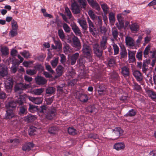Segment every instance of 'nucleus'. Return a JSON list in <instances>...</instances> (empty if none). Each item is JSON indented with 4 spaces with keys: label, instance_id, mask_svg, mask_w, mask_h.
<instances>
[{
    "label": "nucleus",
    "instance_id": "f257e3e1",
    "mask_svg": "<svg viewBox=\"0 0 156 156\" xmlns=\"http://www.w3.org/2000/svg\"><path fill=\"white\" fill-rule=\"evenodd\" d=\"M40 108V113L44 114L46 118L48 119L51 120L55 117L56 114L55 108H53L49 109L44 105L41 106Z\"/></svg>",
    "mask_w": 156,
    "mask_h": 156
},
{
    "label": "nucleus",
    "instance_id": "f03ea898",
    "mask_svg": "<svg viewBox=\"0 0 156 156\" xmlns=\"http://www.w3.org/2000/svg\"><path fill=\"white\" fill-rule=\"evenodd\" d=\"M27 98L34 103L37 105L41 104L43 101V99L42 98H35L27 96L25 94H23V95L20 96V98L17 101L18 102L20 105H22L25 101L26 98Z\"/></svg>",
    "mask_w": 156,
    "mask_h": 156
},
{
    "label": "nucleus",
    "instance_id": "7ed1b4c3",
    "mask_svg": "<svg viewBox=\"0 0 156 156\" xmlns=\"http://www.w3.org/2000/svg\"><path fill=\"white\" fill-rule=\"evenodd\" d=\"M87 1L89 4L93 8L98 11L100 10V7L96 2L93 0H87ZM78 1L80 5H82L83 8H85L87 3L86 0H78Z\"/></svg>",
    "mask_w": 156,
    "mask_h": 156
},
{
    "label": "nucleus",
    "instance_id": "20e7f679",
    "mask_svg": "<svg viewBox=\"0 0 156 156\" xmlns=\"http://www.w3.org/2000/svg\"><path fill=\"white\" fill-rule=\"evenodd\" d=\"M5 87L7 92L9 93H11L12 90L13 84V79L10 77H7L5 81Z\"/></svg>",
    "mask_w": 156,
    "mask_h": 156
},
{
    "label": "nucleus",
    "instance_id": "39448f33",
    "mask_svg": "<svg viewBox=\"0 0 156 156\" xmlns=\"http://www.w3.org/2000/svg\"><path fill=\"white\" fill-rule=\"evenodd\" d=\"M30 84H23L21 83L16 84L15 86L14 90L16 93L20 94L22 90L28 88L30 87Z\"/></svg>",
    "mask_w": 156,
    "mask_h": 156
},
{
    "label": "nucleus",
    "instance_id": "423d86ee",
    "mask_svg": "<svg viewBox=\"0 0 156 156\" xmlns=\"http://www.w3.org/2000/svg\"><path fill=\"white\" fill-rule=\"evenodd\" d=\"M83 53L86 55L87 58H89V61H90V58L91 57V49L90 47L87 45L84 44L83 45L82 50Z\"/></svg>",
    "mask_w": 156,
    "mask_h": 156
},
{
    "label": "nucleus",
    "instance_id": "0eeeda50",
    "mask_svg": "<svg viewBox=\"0 0 156 156\" xmlns=\"http://www.w3.org/2000/svg\"><path fill=\"white\" fill-rule=\"evenodd\" d=\"M73 47L76 49V51L80 50L81 48V43L79 39L76 37H74L73 38Z\"/></svg>",
    "mask_w": 156,
    "mask_h": 156
},
{
    "label": "nucleus",
    "instance_id": "6e6552de",
    "mask_svg": "<svg viewBox=\"0 0 156 156\" xmlns=\"http://www.w3.org/2000/svg\"><path fill=\"white\" fill-rule=\"evenodd\" d=\"M136 51H132L128 50V61L129 63H133L135 61V57Z\"/></svg>",
    "mask_w": 156,
    "mask_h": 156
},
{
    "label": "nucleus",
    "instance_id": "1a4fd4ad",
    "mask_svg": "<svg viewBox=\"0 0 156 156\" xmlns=\"http://www.w3.org/2000/svg\"><path fill=\"white\" fill-rule=\"evenodd\" d=\"M122 133V131L120 127L115 128L113 130V136L115 137L114 140L117 139L121 136Z\"/></svg>",
    "mask_w": 156,
    "mask_h": 156
},
{
    "label": "nucleus",
    "instance_id": "9d476101",
    "mask_svg": "<svg viewBox=\"0 0 156 156\" xmlns=\"http://www.w3.org/2000/svg\"><path fill=\"white\" fill-rule=\"evenodd\" d=\"M36 83L39 85H43L47 82V80L44 77L37 76L35 78Z\"/></svg>",
    "mask_w": 156,
    "mask_h": 156
},
{
    "label": "nucleus",
    "instance_id": "9b49d317",
    "mask_svg": "<svg viewBox=\"0 0 156 156\" xmlns=\"http://www.w3.org/2000/svg\"><path fill=\"white\" fill-rule=\"evenodd\" d=\"M126 44L129 47H134L135 42L134 40L131 37L127 36L125 38Z\"/></svg>",
    "mask_w": 156,
    "mask_h": 156
},
{
    "label": "nucleus",
    "instance_id": "f8f14e48",
    "mask_svg": "<svg viewBox=\"0 0 156 156\" xmlns=\"http://www.w3.org/2000/svg\"><path fill=\"white\" fill-rule=\"evenodd\" d=\"M73 12L75 14L79 13L80 12V8L76 2H74L72 5Z\"/></svg>",
    "mask_w": 156,
    "mask_h": 156
},
{
    "label": "nucleus",
    "instance_id": "ddd939ff",
    "mask_svg": "<svg viewBox=\"0 0 156 156\" xmlns=\"http://www.w3.org/2000/svg\"><path fill=\"white\" fill-rule=\"evenodd\" d=\"M125 145L124 143L119 142L115 143L113 146L114 148L117 151L123 150L125 148Z\"/></svg>",
    "mask_w": 156,
    "mask_h": 156
},
{
    "label": "nucleus",
    "instance_id": "4468645a",
    "mask_svg": "<svg viewBox=\"0 0 156 156\" xmlns=\"http://www.w3.org/2000/svg\"><path fill=\"white\" fill-rule=\"evenodd\" d=\"M94 53L98 56L100 57L102 55V51L100 50L99 46L98 44H95L94 46Z\"/></svg>",
    "mask_w": 156,
    "mask_h": 156
},
{
    "label": "nucleus",
    "instance_id": "2eb2a0df",
    "mask_svg": "<svg viewBox=\"0 0 156 156\" xmlns=\"http://www.w3.org/2000/svg\"><path fill=\"white\" fill-rule=\"evenodd\" d=\"M6 112V113L5 116V119H10L14 117L15 115L12 109H8Z\"/></svg>",
    "mask_w": 156,
    "mask_h": 156
},
{
    "label": "nucleus",
    "instance_id": "dca6fc26",
    "mask_svg": "<svg viewBox=\"0 0 156 156\" xmlns=\"http://www.w3.org/2000/svg\"><path fill=\"white\" fill-rule=\"evenodd\" d=\"M79 56V54L78 53H76L71 56L70 57V62L71 64L72 65H74Z\"/></svg>",
    "mask_w": 156,
    "mask_h": 156
},
{
    "label": "nucleus",
    "instance_id": "f3484780",
    "mask_svg": "<svg viewBox=\"0 0 156 156\" xmlns=\"http://www.w3.org/2000/svg\"><path fill=\"white\" fill-rule=\"evenodd\" d=\"M130 28L132 32L134 33L137 32L139 30V25L136 23L132 24L130 26Z\"/></svg>",
    "mask_w": 156,
    "mask_h": 156
},
{
    "label": "nucleus",
    "instance_id": "a211bd4d",
    "mask_svg": "<svg viewBox=\"0 0 156 156\" xmlns=\"http://www.w3.org/2000/svg\"><path fill=\"white\" fill-rule=\"evenodd\" d=\"M37 119V117L34 115H27L23 118V120L28 122H31Z\"/></svg>",
    "mask_w": 156,
    "mask_h": 156
},
{
    "label": "nucleus",
    "instance_id": "6ab92c4d",
    "mask_svg": "<svg viewBox=\"0 0 156 156\" xmlns=\"http://www.w3.org/2000/svg\"><path fill=\"white\" fill-rule=\"evenodd\" d=\"M7 68L3 65L0 66V75L2 76H4L7 74Z\"/></svg>",
    "mask_w": 156,
    "mask_h": 156
},
{
    "label": "nucleus",
    "instance_id": "aec40b11",
    "mask_svg": "<svg viewBox=\"0 0 156 156\" xmlns=\"http://www.w3.org/2000/svg\"><path fill=\"white\" fill-rule=\"evenodd\" d=\"M21 95H19V98H18V99L16 101V103L14 101H10L9 102L7 103H6V107L7 108H8V109H11L10 108H13L15 107L16 106L17 103H18L19 105H20L18 102V100L20 98V96Z\"/></svg>",
    "mask_w": 156,
    "mask_h": 156
},
{
    "label": "nucleus",
    "instance_id": "412c9836",
    "mask_svg": "<svg viewBox=\"0 0 156 156\" xmlns=\"http://www.w3.org/2000/svg\"><path fill=\"white\" fill-rule=\"evenodd\" d=\"M133 74L137 81L140 82L142 80L143 77L141 73L139 71L137 70L134 71Z\"/></svg>",
    "mask_w": 156,
    "mask_h": 156
},
{
    "label": "nucleus",
    "instance_id": "4be33fe9",
    "mask_svg": "<svg viewBox=\"0 0 156 156\" xmlns=\"http://www.w3.org/2000/svg\"><path fill=\"white\" fill-rule=\"evenodd\" d=\"M87 22L88 23L90 32L91 33H93L96 29L94 24L89 18L87 19Z\"/></svg>",
    "mask_w": 156,
    "mask_h": 156
},
{
    "label": "nucleus",
    "instance_id": "5701e85b",
    "mask_svg": "<svg viewBox=\"0 0 156 156\" xmlns=\"http://www.w3.org/2000/svg\"><path fill=\"white\" fill-rule=\"evenodd\" d=\"M107 38L106 36H104L102 37V39L101 41L100 45L101 48L103 49H105L107 47Z\"/></svg>",
    "mask_w": 156,
    "mask_h": 156
},
{
    "label": "nucleus",
    "instance_id": "b1692460",
    "mask_svg": "<svg viewBox=\"0 0 156 156\" xmlns=\"http://www.w3.org/2000/svg\"><path fill=\"white\" fill-rule=\"evenodd\" d=\"M19 64L20 63L18 61L15 62H13L11 68V72L15 73L18 69V67Z\"/></svg>",
    "mask_w": 156,
    "mask_h": 156
},
{
    "label": "nucleus",
    "instance_id": "393cba45",
    "mask_svg": "<svg viewBox=\"0 0 156 156\" xmlns=\"http://www.w3.org/2000/svg\"><path fill=\"white\" fill-rule=\"evenodd\" d=\"M78 22L82 27L83 29L84 30H87V25L85 20H83L78 19Z\"/></svg>",
    "mask_w": 156,
    "mask_h": 156
},
{
    "label": "nucleus",
    "instance_id": "a878e982",
    "mask_svg": "<svg viewBox=\"0 0 156 156\" xmlns=\"http://www.w3.org/2000/svg\"><path fill=\"white\" fill-rule=\"evenodd\" d=\"M120 47L121 49V51L120 52L121 57L122 58H124L127 56V53L126 48L124 45L122 44L120 45Z\"/></svg>",
    "mask_w": 156,
    "mask_h": 156
},
{
    "label": "nucleus",
    "instance_id": "bb28decb",
    "mask_svg": "<svg viewBox=\"0 0 156 156\" xmlns=\"http://www.w3.org/2000/svg\"><path fill=\"white\" fill-rule=\"evenodd\" d=\"M63 50L64 52L66 54L70 53L72 51V49L70 45L67 44H65L64 45Z\"/></svg>",
    "mask_w": 156,
    "mask_h": 156
},
{
    "label": "nucleus",
    "instance_id": "cd10ccee",
    "mask_svg": "<svg viewBox=\"0 0 156 156\" xmlns=\"http://www.w3.org/2000/svg\"><path fill=\"white\" fill-rule=\"evenodd\" d=\"M33 147V144L30 143H29L24 144L22 147V149L23 151H29L30 150L32 147Z\"/></svg>",
    "mask_w": 156,
    "mask_h": 156
},
{
    "label": "nucleus",
    "instance_id": "c85d7f7f",
    "mask_svg": "<svg viewBox=\"0 0 156 156\" xmlns=\"http://www.w3.org/2000/svg\"><path fill=\"white\" fill-rule=\"evenodd\" d=\"M122 73L125 76H128L129 75V70L126 67H124L122 68Z\"/></svg>",
    "mask_w": 156,
    "mask_h": 156
},
{
    "label": "nucleus",
    "instance_id": "c756f323",
    "mask_svg": "<svg viewBox=\"0 0 156 156\" xmlns=\"http://www.w3.org/2000/svg\"><path fill=\"white\" fill-rule=\"evenodd\" d=\"M98 92L99 94L101 95L104 94L105 93V88L104 85H101L99 86Z\"/></svg>",
    "mask_w": 156,
    "mask_h": 156
},
{
    "label": "nucleus",
    "instance_id": "7c9ffc66",
    "mask_svg": "<svg viewBox=\"0 0 156 156\" xmlns=\"http://www.w3.org/2000/svg\"><path fill=\"white\" fill-rule=\"evenodd\" d=\"M1 51L3 55H6L9 53V49L6 47H2L1 48Z\"/></svg>",
    "mask_w": 156,
    "mask_h": 156
},
{
    "label": "nucleus",
    "instance_id": "2f4dec72",
    "mask_svg": "<svg viewBox=\"0 0 156 156\" xmlns=\"http://www.w3.org/2000/svg\"><path fill=\"white\" fill-rule=\"evenodd\" d=\"M101 6L104 13L107 14L109 10L108 6L105 3H103L101 5Z\"/></svg>",
    "mask_w": 156,
    "mask_h": 156
},
{
    "label": "nucleus",
    "instance_id": "473e14b6",
    "mask_svg": "<svg viewBox=\"0 0 156 156\" xmlns=\"http://www.w3.org/2000/svg\"><path fill=\"white\" fill-rule=\"evenodd\" d=\"M72 29L76 34L80 35L81 34L80 30L79 29L78 27L75 25H73L72 26Z\"/></svg>",
    "mask_w": 156,
    "mask_h": 156
},
{
    "label": "nucleus",
    "instance_id": "72a5a7b5",
    "mask_svg": "<svg viewBox=\"0 0 156 156\" xmlns=\"http://www.w3.org/2000/svg\"><path fill=\"white\" fill-rule=\"evenodd\" d=\"M79 99L82 102H86L88 101V98L87 95L82 94L80 95Z\"/></svg>",
    "mask_w": 156,
    "mask_h": 156
},
{
    "label": "nucleus",
    "instance_id": "f704fd0d",
    "mask_svg": "<svg viewBox=\"0 0 156 156\" xmlns=\"http://www.w3.org/2000/svg\"><path fill=\"white\" fill-rule=\"evenodd\" d=\"M68 130V133L70 135H74L77 133V131L72 127H69Z\"/></svg>",
    "mask_w": 156,
    "mask_h": 156
},
{
    "label": "nucleus",
    "instance_id": "c9c22d12",
    "mask_svg": "<svg viewBox=\"0 0 156 156\" xmlns=\"http://www.w3.org/2000/svg\"><path fill=\"white\" fill-rule=\"evenodd\" d=\"M115 14L113 12H110L109 15V19L110 22L113 24L115 21Z\"/></svg>",
    "mask_w": 156,
    "mask_h": 156
},
{
    "label": "nucleus",
    "instance_id": "e433bc0d",
    "mask_svg": "<svg viewBox=\"0 0 156 156\" xmlns=\"http://www.w3.org/2000/svg\"><path fill=\"white\" fill-rule=\"evenodd\" d=\"M63 68L61 66H58L56 69V71L59 76H61L63 73Z\"/></svg>",
    "mask_w": 156,
    "mask_h": 156
},
{
    "label": "nucleus",
    "instance_id": "4c0bfd02",
    "mask_svg": "<svg viewBox=\"0 0 156 156\" xmlns=\"http://www.w3.org/2000/svg\"><path fill=\"white\" fill-rule=\"evenodd\" d=\"M148 95L152 99L156 98V94L153 91L148 90L147 91Z\"/></svg>",
    "mask_w": 156,
    "mask_h": 156
},
{
    "label": "nucleus",
    "instance_id": "58836bf2",
    "mask_svg": "<svg viewBox=\"0 0 156 156\" xmlns=\"http://www.w3.org/2000/svg\"><path fill=\"white\" fill-rule=\"evenodd\" d=\"M43 91V89L41 88L34 90L32 91V92L35 95H41Z\"/></svg>",
    "mask_w": 156,
    "mask_h": 156
},
{
    "label": "nucleus",
    "instance_id": "ea45409f",
    "mask_svg": "<svg viewBox=\"0 0 156 156\" xmlns=\"http://www.w3.org/2000/svg\"><path fill=\"white\" fill-rule=\"evenodd\" d=\"M26 72L27 74L32 76L34 75L37 73V70L35 69H30L26 70Z\"/></svg>",
    "mask_w": 156,
    "mask_h": 156
},
{
    "label": "nucleus",
    "instance_id": "a19ab883",
    "mask_svg": "<svg viewBox=\"0 0 156 156\" xmlns=\"http://www.w3.org/2000/svg\"><path fill=\"white\" fill-rule=\"evenodd\" d=\"M58 62V58H55L54 59L52 60L51 62V64L53 68H55L57 65Z\"/></svg>",
    "mask_w": 156,
    "mask_h": 156
},
{
    "label": "nucleus",
    "instance_id": "79ce46f5",
    "mask_svg": "<svg viewBox=\"0 0 156 156\" xmlns=\"http://www.w3.org/2000/svg\"><path fill=\"white\" fill-rule=\"evenodd\" d=\"M57 128L54 127H50L48 129V132L51 134H56L57 131Z\"/></svg>",
    "mask_w": 156,
    "mask_h": 156
},
{
    "label": "nucleus",
    "instance_id": "37998d69",
    "mask_svg": "<svg viewBox=\"0 0 156 156\" xmlns=\"http://www.w3.org/2000/svg\"><path fill=\"white\" fill-rule=\"evenodd\" d=\"M112 45L114 50V55H116L118 54L119 52V48L118 46L115 43H113Z\"/></svg>",
    "mask_w": 156,
    "mask_h": 156
},
{
    "label": "nucleus",
    "instance_id": "c03bdc74",
    "mask_svg": "<svg viewBox=\"0 0 156 156\" xmlns=\"http://www.w3.org/2000/svg\"><path fill=\"white\" fill-rule=\"evenodd\" d=\"M12 29H13L18 30V26L17 22L14 20H13L11 22Z\"/></svg>",
    "mask_w": 156,
    "mask_h": 156
},
{
    "label": "nucleus",
    "instance_id": "a18cd8bd",
    "mask_svg": "<svg viewBox=\"0 0 156 156\" xmlns=\"http://www.w3.org/2000/svg\"><path fill=\"white\" fill-rule=\"evenodd\" d=\"M33 62L32 61H24L23 63L24 66L26 67H31L32 66Z\"/></svg>",
    "mask_w": 156,
    "mask_h": 156
},
{
    "label": "nucleus",
    "instance_id": "49530a36",
    "mask_svg": "<svg viewBox=\"0 0 156 156\" xmlns=\"http://www.w3.org/2000/svg\"><path fill=\"white\" fill-rule=\"evenodd\" d=\"M58 34L59 37L63 41L65 38V35L63 30L62 29L58 30Z\"/></svg>",
    "mask_w": 156,
    "mask_h": 156
},
{
    "label": "nucleus",
    "instance_id": "de8ad7c7",
    "mask_svg": "<svg viewBox=\"0 0 156 156\" xmlns=\"http://www.w3.org/2000/svg\"><path fill=\"white\" fill-rule=\"evenodd\" d=\"M20 54L25 58H28L30 56V54L28 51L24 50L20 52Z\"/></svg>",
    "mask_w": 156,
    "mask_h": 156
},
{
    "label": "nucleus",
    "instance_id": "09e8293b",
    "mask_svg": "<svg viewBox=\"0 0 156 156\" xmlns=\"http://www.w3.org/2000/svg\"><path fill=\"white\" fill-rule=\"evenodd\" d=\"M37 128L34 126L30 127L29 130V134L32 136L35 134L34 132L36 131Z\"/></svg>",
    "mask_w": 156,
    "mask_h": 156
},
{
    "label": "nucleus",
    "instance_id": "8fccbe9b",
    "mask_svg": "<svg viewBox=\"0 0 156 156\" xmlns=\"http://www.w3.org/2000/svg\"><path fill=\"white\" fill-rule=\"evenodd\" d=\"M150 49V47L149 45L147 46L146 48L144 51V56L146 58L147 57V55L149 53V51Z\"/></svg>",
    "mask_w": 156,
    "mask_h": 156
},
{
    "label": "nucleus",
    "instance_id": "3c124183",
    "mask_svg": "<svg viewBox=\"0 0 156 156\" xmlns=\"http://www.w3.org/2000/svg\"><path fill=\"white\" fill-rule=\"evenodd\" d=\"M55 89L53 87H49L46 90V93L48 94H53L55 91Z\"/></svg>",
    "mask_w": 156,
    "mask_h": 156
},
{
    "label": "nucleus",
    "instance_id": "603ef678",
    "mask_svg": "<svg viewBox=\"0 0 156 156\" xmlns=\"http://www.w3.org/2000/svg\"><path fill=\"white\" fill-rule=\"evenodd\" d=\"M41 11L43 13V15L45 17H48L50 18H52V16L49 14L48 13L46 12V10L45 9H41Z\"/></svg>",
    "mask_w": 156,
    "mask_h": 156
},
{
    "label": "nucleus",
    "instance_id": "864d4df0",
    "mask_svg": "<svg viewBox=\"0 0 156 156\" xmlns=\"http://www.w3.org/2000/svg\"><path fill=\"white\" fill-rule=\"evenodd\" d=\"M45 65L46 70L52 74L54 73V71L52 70L50 65L47 63H45Z\"/></svg>",
    "mask_w": 156,
    "mask_h": 156
},
{
    "label": "nucleus",
    "instance_id": "5fc2aeb1",
    "mask_svg": "<svg viewBox=\"0 0 156 156\" xmlns=\"http://www.w3.org/2000/svg\"><path fill=\"white\" fill-rule=\"evenodd\" d=\"M63 28L65 31L67 33H69L70 30V29L67 24L66 23H64L62 24Z\"/></svg>",
    "mask_w": 156,
    "mask_h": 156
},
{
    "label": "nucleus",
    "instance_id": "6e6d98bb",
    "mask_svg": "<svg viewBox=\"0 0 156 156\" xmlns=\"http://www.w3.org/2000/svg\"><path fill=\"white\" fill-rule=\"evenodd\" d=\"M18 34L17 30L13 29H12L9 33V34L12 37H13L16 36Z\"/></svg>",
    "mask_w": 156,
    "mask_h": 156
},
{
    "label": "nucleus",
    "instance_id": "4d7b16f0",
    "mask_svg": "<svg viewBox=\"0 0 156 156\" xmlns=\"http://www.w3.org/2000/svg\"><path fill=\"white\" fill-rule=\"evenodd\" d=\"M9 142L11 143H13L14 145L15 146L19 144L20 142V141L18 139H13L10 140L9 141Z\"/></svg>",
    "mask_w": 156,
    "mask_h": 156
},
{
    "label": "nucleus",
    "instance_id": "13d9d810",
    "mask_svg": "<svg viewBox=\"0 0 156 156\" xmlns=\"http://www.w3.org/2000/svg\"><path fill=\"white\" fill-rule=\"evenodd\" d=\"M65 13L66 14L67 16H68L69 18H70L72 16L71 12L69 9L67 7H66L65 8Z\"/></svg>",
    "mask_w": 156,
    "mask_h": 156
},
{
    "label": "nucleus",
    "instance_id": "bf43d9fd",
    "mask_svg": "<svg viewBox=\"0 0 156 156\" xmlns=\"http://www.w3.org/2000/svg\"><path fill=\"white\" fill-rule=\"evenodd\" d=\"M136 113V112L134 110L131 109L129 111L126 115L129 116H133L135 115Z\"/></svg>",
    "mask_w": 156,
    "mask_h": 156
},
{
    "label": "nucleus",
    "instance_id": "052dcab7",
    "mask_svg": "<svg viewBox=\"0 0 156 156\" xmlns=\"http://www.w3.org/2000/svg\"><path fill=\"white\" fill-rule=\"evenodd\" d=\"M115 60L114 58H112L109 60L108 62V65L109 66H113L115 65Z\"/></svg>",
    "mask_w": 156,
    "mask_h": 156
},
{
    "label": "nucleus",
    "instance_id": "680f3d73",
    "mask_svg": "<svg viewBox=\"0 0 156 156\" xmlns=\"http://www.w3.org/2000/svg\"><path fill=\"white\" fill-rule=\"evenodd\" d=\"M88 13L89 16L92 19L94 20L95 19L96 16L95 15L92 11L91 10H89L88 11Z\"/></svg>",
    "mask_w": 156,
    "mask_h": 156
},
{
    "label": "nucleus",
    "instance_id": "e2e57ef3",
    "mask_svg": "<svg viewBox=\"0 0 156 156\" xmlns=\"http://www.w3.org/2000/svg\"><path fill=\"white\" fill-rule=\"evenodd\" d=\"M55 43L56 45V49L58 48L60 49L61 48L62 44L59 41H55Z\"/></svg>",
    "mask_w": 156,
    "mask_h": 156
},
{
    "label": "nucleus",
    "instance_id": "0e129e2a",
    "mask_svg": "<svg viewBox=\"0 0 156 156\" xmlns=\"http://www.w3.org/2000/svg\"><path fill=\"white\" fill-rule=\"evenodd\" d=\"M112 35L115 39H116L118 37V32L116 29H113L112 30Z\"/></svg>",
    "mask_w": 156,
    "mask_h": 156
},
{
    "label": "nucleus",
    "instance_id": "69168bd1",
    "mask_svg": "<svg viewBox=\"0 0 156 156\" xmlns=\"http://www.w3.org/2000/svg\"><path fill=\"white\" fill-rule=\"evenodd\" d=\"M36 109V106L33 105H29V110L31 112H34Z\"/></svg>",
    "mask_w": 156,
    "mask_h": 156
},
{
    "label": "nucleus",
    "instance_id": "338daca9",
    "mask_svg": "<svg viewBox=\"0 0 156 156\" xmlns=\"http://www.w3.org/2000/svg\"><path fill=\"white\" fill-rule=\"evenodd\" d=\"M34 68L37 71V70L40 71L43 70H44V67L41 65H36L34 67Z\"/></svg>",
    "mask_w": 156,
    "mask_h": 156
},
{
    "label": "nucleus",
    "instance_id": "774afa93",
    "mask_svg": "<svg viewBox=\"0 0 156 156\" xmlns=\"http://www.w3.org/2000/svg\"><path fill=\"white\" fill-rule=\"evenodd\" d=\"M27 108L26 107H22L20 108V113L23 114L27 113Z\"/></svg>",
    "mask_w": 156,
    "mask_h": 156
}]
</instances>
